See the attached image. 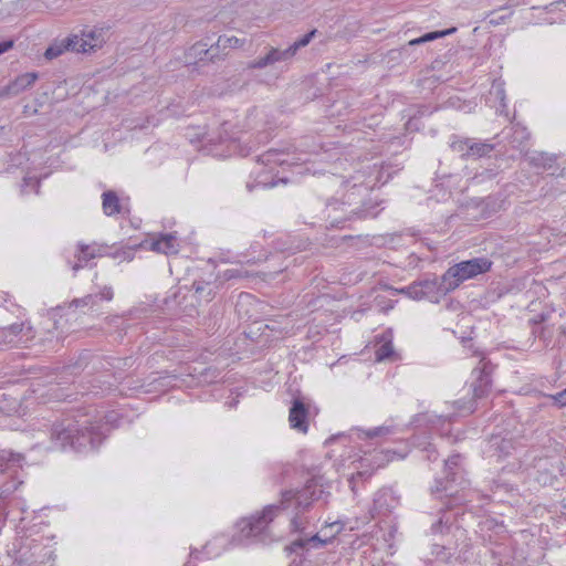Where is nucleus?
<instances>
[{"label": "nucleus", "instance_id": "nucleus-1", "mask_svg": "<svg viewBox=\"0 0 566 566\" xmlns=\"http://www.w3.org/2000/svg\"><path fill=\"white\" fill-rule=\"evenodd\" d=\"M361 192L368 193V188L353 186L340 199H315L307 206V212L313 224L318 222L325 228H344L345 222L376 218L379 213L378 203L364 200Z\"/></svg>", "mask_w": 566, "mask_h": 566}, {"label": "nucleus", "instance_id": "nucleus-2", "mask_svg": "<svg viewBox=\"0 0 566 566\" xmlns=\"http://www.w3.org/2000/svg\"><path fill=\"white\" fill-rule=\"evenodd\" d=\"M105 433L99 422L74 420L53 424L51 441L61 450L76 453L95 451L104 441Z\"/></svg>", "mask_w": 566, "mask_h": 566}, {"label": "nucleus", "instance_id": "nucleus-3", "mask_svg": "<svg viewBox=\"0 0 566 566\" xmlns=\"http://www.w3.org/2000/svg\"><path fill=\"white\" fill-rule=\"evenodd\" d=\"M460 454H453L444 461L443 479H436L434 486L431 488V493L442 497L448 496L454 505H465L472 502V491H465L468 482L462 478L460 472Z\"/></svg>", "mask_w": 566, "mask_h": 566}, {"label": "nucleus", "instance_id": "nucleus-4", "mask_svg": "<svg viewBox=\"0 0 566 566\" xmlns=\"http://www.w3.org/2000/svg\"><path fill=\"white\" fill-rule=\"evenodd\" d=\"M280 506L269 504L261 512L242 517L235 524L237 534L234 541L265 543L270 539V524L281 515Z\"/></svg>", "mask_w": 566, "mask_h": 566}, {"label": "nucleus", "instance_id": "nucleus-5", "mask_svg": "<svg viewBox=\"0 0 566 566\" xmlns=\"http://www.w3.org/2000/svg\"><path fill=\"white\" fill-rule=\"evenodd\" d=\"M329 496V492H325L322 476H313L306 484L300 490H284L281 492V499L277 506H280L281 513L289 510L292 505L296 510L305 512L308 511L314 501L324 499L325 501Z\"/></svg>", "mask_w": 566, "mask_h": 566}, {"label": "nucleus", "instance_id": "nucleus-6", "mask_svg": "<svg viewBox=\"0 0 566 566\" xmlns=\"http://www.w3.org/2000/svg\"><path fill=\"white\" fill-rule=\"evenodd\" d=\"M449 280H444V273L438 277L424 279L416 281L408 286L400 290H395L405 294L413 300H428L432 303H439L442 297L452 292L453 289L449 287Z\"/></svg>", "mask_w": 566, "mask_h": 566}, {"label": "nucleus", "instance_id": "nucleus-7", "mask_svg": "<svg viewBox=\"0 0 566 566\" xmlns=\"http://www.w3.org/2000/svg\"><path fill=\"white\" fill-rule=\"evenodd\" d=\"M492 265L493 262L486 256L461 261L450 266L444 272V280H449V287H452L454 291L464 281L474 279L480 274L488 273L492 269Z\"/></svg>", "mask_w": 566, "mask_h": 566}, {"label": "nucleus", "instance_id": "nucleus-8", "mask_svg": "<svg viewBox=\"0 0 566 566\" xmlns=\"http://www.w3.org/2000/svg\"><path fill=\"white\" fill-rule=\"evenodd\" d=\"M34 337V332L31 325L21 323H13L7 327L0 328V352L13 347L27 346L28 342Z\"/></svg>", "mask_w": 566, "mask_h": 566}, {"label": "nucleus", "instance_id": "nucleus-9", "mask_svg": "<svg viewBox=\"0 0 566 566\" xmlns=\"http://www.w3.org/2000/svg\"><path fill=\"white\" fill-rule=\"evenodd\" d=\"M54 553L38 541H32L28 549L17 552L15 562L20 566H53Z\"/></svg>", "mask_w": 566, "mask_h": 566}, {"label": "nucleus", "instance_id": "nucleus-10", "mask_svg": "<svg viewBox=\"0 0 566 566\" xmlns=\"http://www.w3.org/2000/svg\"><path fill=\"white\" fill-rule=\"evenodd\" d=\"M494 369L495 365L485 357H482L479 365L473 368L472 376L474 379L471 384V389L474 398H483L490 392Z\"/></svg>", "mask_w": 566, "mask_h": 566}, {"label": "nucleus", "instance_id": "nucleus-11", "mask_svg": "<svg viewBox=\"0 0 566 566\" xmlns=\"http://www.w3.org/2000/svg\"><path fill=\"white\" fill-rule=\"evenodd\" d=\"M399 496L389 488L380 489L376 492L370 509L373 518L389 516L399 505Z\"/></svg>", "mask_w": 566, "mask_h": 566}, {"label": "nucleus", "instance_id": "nucleus-12", "mask_svg": "<svg viewBox=\"0 0 566 566\" xmlns=\"http://www.w3.org/2000/svg\"><path fill=\"white\" fill-rule=\"evenodd\" d=\"M106 253V247L92 243V244H85V243H78L76 247L75 252V259L76 261L73 263L69 261V265L74 272H77L78 270L85 268L88 262L95 258H101L105 255Z\"/></svg>", "mask_w": 566, "mask_h": 566}, {"label": "nucleus", "instance_id": "nucleus-13", "mask_svg": "<svg viewBox=\"0 0 566 566\" xmlns=\"http://www.w3.org/2000/svg\"><path fill=\"white\" fill-rule=\"evenodd\" d=\"M296 54L291 46L285 50L271 46L264 56H260L254 61L250 62L249 69H264L269 65H273L280 62H290Z\"/></svg>", "mask_w": 566, "mask_h": 566}, {"label": "nucleus", "instance_id": "nucleus-14", "mask_svg": "<svg viewBox=\"0 0 566 566\" xmlns=\"http://www.w3.org/2000/svg\"><path fill=\"white\" fill-rule=\"evenodd\" d=\"M308 413L310 407L303 401V399L300 397L294 398L289 412L291 427L300 432L306 433L308 430Z\"/></svg>", "mask_w": 566, "mask_h": 566}, {"label": "nucleus", "instance_id": "nucleus-15", "mask_svg": "<svg viewBox=\"0 0 566 566\" xmlns=\"http://www.w3.org/2000/svg\"><path fill=\"white\" fill-rule=\"evenodd\" d=\"M298 160H301V158L291 154L289 148L287 149L271 148L268 151L263 153L262 155L258 156V161L264 166H272V165L292 166V165H295Z\"/></svg>", "mask_w": 566, "mask_h": 566}, {"label": "nucleus", "instance_id": "nucleus-16", "mask_svg": "<svg viewBox=\"0 0 566 566\" xmlns=\"http://www.w3.org/2000/svg\"><path fill=\"white\" fill-rule=\"evenodd\" d=\"M39 75L35 72H28L17 76L8 85L0 87V97L4 96H17L25 90L30 88Z\"/></svg>", "mask_w": 566, "mask_h": 566}, {"label": "nucleus", "instance_id": "nucleus-17", "mask_svg": "<svg viewBox=\"0 0 566 566\" xmlns=\"http://www.w3.org/2000/svg\"><path fill=\"white\" fill-rule=\"evenodd\" d=\"M528 165L536 169H542L545 171H554L558 169L556 165L557 157L553 154H547L544 151H533L526 155L525 157Z\"/></svg>", "mask_w": 566, "mask_h": 566}, {"label": "nucleus", "instance_id": "nucleus-18", "mask_svg": "<svg viewBox=\"0 0 566 566\" xmlns=\"http://www.w3.org/2000/svg\"><path fill=\"white\" fill-rule=\"evenodd\" d=\"M335 537V535L321 537L319 534H315L308 538H297L293 541L290 545L285 546V551L289 554L297 553L298 551H303L308 545H312L313 547H324L327 544L332 542V539Z\"/></svg>", "mask_w": 566, "mask_h": 566}, {"label": "nucleus", "instance_id": "nucleus-19", "mask_svg": "<svg viewBox=\"0 0 566 566\" xmlns=\"http://www.w3.org/2000/svg\"><path fill=\"white\" fill-rule=\"evenodd\" d=\"M178 239L175 233H160L157 239L151 242V250L168 254L178 253Z\"/></svg>", "mask_w": 566, "mask_h": 566}, {"label": "nucleus", "instance_id": "nucleus-20", "mask_svg": "<svg viewBox=\"0 0 566 566\" xmlns=\"http://www.w3.org/2000/svg\"><path fill=\"white\" fill-rule=\"evenodd\" d=\"M78 41L76 40V34H71L60 41H55L52 43L44 52V56L48 60H53L60 55H62L66 51L73 52L74 45H76Z\"/></svg>", "mask_w": 566, "mask_h": 566}, {"label": "nucleus", "instance_id": "nucleus-21", "mask_svg": "<svg viewBox=\"0 0 566 566\" xmlns=\"http://www.w3.org/2000/svg\"><path fill=\"white\" fill-rule=\"evenodd\" d=\"M102 208L103 212L111 217L122 211V205L117 193L113 190L104 191L102 195Z\"/></svg>", "mask_w": 566, "mask_h": 566}, {"label": "nucleus", "instance_id": "nucleus-22", "mask_svg": "<svg viewBox=\"0 0 566 566\" xmlns=\"http://www.w3.org/2000/svg\"><path fill=\"white\" fill-rule=\"evenodd\" d=\"M531 137L527 128L520 123L513 124L511 127V134L509 136V143L513 148H521L528 142Z\"/></svg>", "mask_w": 566, "mask_h": 566}, {"label": "nucleus", "instance_id": "nucleus-23", "mask_svg": "<svg viewBox=\"0 0 566 566\" xmlns=\"http://www.w3.org/2000/svg\"><path fill=\"white\" fill-rule=\"evenodd\" d=\"M191 290L195 292V295L199 301H203L206 303L210 302L216 294L213 283L207 281H193Z\"/></svg>", "mask_w": 566, "mask_h": 566}, {"label": "nucleus", "instance_id": "nucleus-24", "mask_svg": "<svg viewBox=\"0 0 566 566\" xmlns=\"http://www.w3.org/2000/svg\"><path fill=\"white\" fill-rule=\"evenodd\" d=\"M24 455L10 450H0V470L21 467Z\"/></svg>", "mask_w": 566, "mask_h": 566}, {"label": "nucleus", "instance_id": "nucleus-25", "mask_svg": "<svg viewBox=\"0 0 566 566\" xmlns=\"http://www.w3.org/2000/svg\"><path fill=\"white\" fill-rule=\"evenodd\" d=\"M494 150V145L471 138L469 145L470 159H479L489 156Z\"/></svg>", "mask_w": 566, "mask_h": 566}, {"label": "nucleus", "instance_id": "nucleus-26", "mask_svg": "<svg viewBox=\"0 0 566 566\" xmlns=\"http://www.w3.org/2000/svg\"><path fill=\"white\" fill-rule=\"evenodd\" d=\"M471 143V138L469 137H460L458 135H452L450 142V148L453 153L458 154L462 159H470L469 145Z\"/></svg>", "mask_w": 566, "mask_h": 566}, {"label": "nucleus", "instance_id": "nucleus-27", "mask_svg": "<svg viewBox=\"0 0 566 566\" xmlns=\"http://www.w3.org/2000/svg\"><path fill=\"white\" fill-rule=\"evenodd\" d=\"M455 31H457V28H450V29H447V30H443V31L428 32V33L423 34L420 38L410 40L407 45L408 46L419 45V44H422V43H426V42H429V41H433V40L443 38V36L448 35V34H452Z\"/></svg>", "mask_w": 566, "mask_h": 566}, {"label": "nucleus", "instance_id": "nucleus-28", "mask_svg": "<svg viewBox=\"0 0 566 566\" xmlns=\"http://www.w3.org/2000/svg\"><path fill=\"white\" fill-rule=\"evenodd\" d=\"M87 33L83 32L81 36L76 35V40L78 43L74 45L73 52L77 53H88L95 51L97 48H101V42H91V40L86 36Z\"/></svg>", "mask_w": 566, "mask_h": 566}, {"label": "nucleus", "instance_id": "nucleus-29", "mask_svg": "<svg viewBox=\"0 0 566 566\" xmlns=\"http://www.w3.org/2000/svg\"><path fill=\"white\" fill-rule=\"evenodd\" d=\"M207 46V41H198L189 49L188 55L197 59L198 62H208Z\"/></svg>", "mask_w": 566, "mask_h": 566}, {"label": "nucleus", "instance_id": "nucleus-30", "mask_svg": "<svg viewBox=\"0 0 566 566\" xmlns=\"http://www.w3.org/2000/svg\"><path fill=\"white\" fill-rule=\"evenodd\" d=\"M373 471H357L356 473H353L350 478L348 479V484L354 494H357V489L359 483H364L368 481L373 476Z\"/></svg>", "mask_w": 566, "mask_h": 566}, {"label": "nucleus", "instance_id": "nucleus-31", "mask_svg": "<svg viewBox=\"0 0 566 566\" xmlns=\"http://www.w3.org/2000/svg\"><path fill=\"white\" fill-rule=\"evenodd\" d=\"M476 399L474 396L469 400H457L454 402L455 409L458 410L460 416H468L474 412L476 409Z\"/></svg>", "mask_w": 566, "mask_h": 566}, {"label": "nucleus", "instance_id": "nucleus-32", "mask_svg": "<svg viewBox=\"0 0 566 566\" xmlns=\"http://www.w3.org/2000/svg\"><path fill=\"white\" fill-rule=\"evenodd\" d=\"M207 52H208V62H211V63L223 60L224 56L228 54L227 52L222 51L221 45H219V40H217L216 43H212L210 45L208 44Z\"/></svg>", "mask_w": 566, "mask_h": 566}, {"label": "nucleus", "instance_id": "nucleus-33", "mask_svg": "<svg viewBox=\"0 0 566 566\" xmlns=\"http://www.w3.org/2000/svg\"><path fill=\"white\" fill-rule=\"evenodd\" d=\"M492 446L500 452V454H509L511 450L513 451L515 448L513 439H499L494 438L492 440Z\"/></svg>", "mask_w": 566, "mask_h": 566}, {"label": "nucleus", "instance_id": "nucleus-34", "mask_svg": "<svg viewBox=\"0 0 566 566\" xmlns=\"http://www.w3.org/2000/svg\"><path fill=\"white\" fill-rule=\"evenodd\" d=\"M218 40L219 45H221L222 51L224 52L227 49L240 48L244 44V40H240L237 36L220 35Z\"/></svg>", "mask_w": 566, "mask_h": 566}, {"label": "nucleus", "instance_id": "nucleus-35", "mask_svg": "<svg viewBox=\"0 0 566 566\" xmlns=\"http://www.w3.org/2000/svg\"><path fill=\"white\" fill-rule=\"evenodd\" d=\"M316 32H317V30L313 29L310 32H307L306 34H304L302 38L296 40L293 44H291L290 46L292 48L294 53L296 54L300 49L306 46L312 41V39L315 36Z\"/></svg>", "mask_w": 566, "mask_h": 566}, {"label": "nucleus", "instance_id": "nucleus-36", "mask_svg": "<svg viewBox=\"0 0 566 566\" xmlns=\"http://www.w3.org/2000/svg\"><path fill=\"white\" fill-rule=\"evenodd\" d=\"M279 473L273 475V481L276 484H281L285 481L286 476L290 475L293 471V467L289 463L280 464L277 467Z\"/></svg>", "mask_w": 566, "mask_h": 566}, {"label": "nucleus", "instance_id": "nucleus-37", "mask_svg": "<svg viewBox=\"0 0 566 566\" xmlns=\"http://www.w3.org/2000/svg\"><path fill=\"white\" fill-rule=\"evenodd\" d=\"M394 355V347L391 342H387L378 347L376 350V357L378 360H385Z\"/></svg>", "mask_w": 566, "mask_h": 566}, {"label": "nucleus", "instance_id": "nucleus-38", "mask_svg": "<svg viewBox=\"0 0 566 566\" xmlns=\"http://www.w3.org/2000/svg\"><path fill=\"white\" fill-rule=\"evenodd\" d=\"M97 295L88 294L82 298H75L72 301L71 305L75 307L80 306H94L96 304Z\"/></svg>", "mask_w": 566, "mask_h": 566}, {"label": "nucleus", "instance_id": "nucleus-39", "mask_svg": "<svg viewBox=\"0 0 566 566\" xmlns=\"http://www.w3.org/2000/svg\"><path fill=\"white\" fill-rule=\"evenodd\" d=\"M535 325V327L533 328V334L536 336V337H539L541 339H543L544 342H549L551 340V336H547L546 334V328L545 327H537L538 324H541L542 322H544V315H541L539 316V319L536 321H532Z\"/></svg>", "mask_w": 566, "mask_h": 566}, {"label": "nucleus", "instance_id": "nucleus-40", "mask_svg": "<svg viewBox=\"0 0 566 566\" xmlns=\"http://www.w3.org/2000/svg\"><path fill=\"white\" fill-rule=\"evenodd\" d=\"M545 397L549 398L558 408L566 406V388L555 395H545Z\"/></svg>", "mask_w": 566, "mask_h": 566}, {"label": "nucleus", "instance_id": "nucleus-41", "mask_svg": "<svg viewBox=\"0 0 566 566\" xmlns=\"http://www.w3.org/2000/svg\"><path fill=\"white\" fill-rule=\"evenodd\" d=\"M218 541V538H214L213 541L211 542H208L203 548H202V553H205L208 557L211 556V555H218L219 552H213L211 549V546ZM201 554L200 551L198 549H191V553L190 555L193 556L195 558H198V555Z\"/></svg>", "mask_w": 566, "mask_h": 566}, {"label": "nucleus", "instance_id": "nucleus-42", "mask_svg": "<svg viewBox=\"0 0 566 566\" xmlns=\"http://www.w3.org/2000/svg\"><path fill=\"white\" fill-rule=\"evenodd\" d=\"M96 295H97V298L99 297L101 300L111 301L114 296L113 289L109 286H104L101 290V292Z\"/></svg>", "mask_w": 566, "mask_h": 566}, {"label": "nucleus", "instance_id": "nucleus-43", "mask_svg": "<svg viewBox=\"0 0 566 566\" xmlns=\"http://www.w3.org/2000/svg\"><path fill=\"white\" fill-rule=\"evenodd\" d=\"M258 184L262 185L263 187H274V186H276L277 181L273 178L270 181H268V179L263 178V175L260 174L258 176Z\"/></svg>", "mask_w": 566, "mask_h": 566}, {"label": "nucleus", "instance_id": "nucleus-44", "mask_svg": "<svg viewBox=\"0 0 566 566\" xmlns=\"http://www.w3.org/2000/svg\"><path fill=\"white\" fill-rule=\"evenodd\" d=\"M243 276H244L243 271L239 270V269H230V270H227V272H226L227 279L243 277Z\"/></svg>", "mask_w": 566, "mask_h": 566}, {"label": "nucleus", "instance_id": "nucleus-45", "mask_svg": "<svg viewBox=\"0 0 566 566\" xmlns=\"http://www.w3.org/2000/svg\"><path fill=\"white\" fill-rule=\"evenodd\" d=\"M388 431H389V430H388L387 428L378 427V428H374V429L369 430V431L367 432V436H368L369 438H374V437H378V436H380V434H382V433H387Z\"/></svg>", "mask_w": 566, "mask_h": 566}, {"label": "nucleus", "instance_id": "nucleus-46", "mask_svg": "<svg viewBox=\"0 0 566 566\" xmlns=\"http://www.w3.org/2000/svg\"><path fill=\"white\" fill-rule=\"evenodd\" d=\"M14 42L12 40H7L0 42V55L8 52L10 49L13 48Z\"/></svg>", "mask_w": 566, "mask_h": 566}, {"label": "nucleus", "instance_id": "nucleus-47", "mask_svg": "<svg viewBox=\"0 0 566 566\" xmlns=\"http://www.w3.org/2000/svg\"><path fill=\"white\" fill-rule=\"evenodd\" d=\"M302 524L297 517V515H295L292 520H291V530L293 532H301L302 531Z\"/></svg>", "mask_w": 566, "mask_h": 566}, {"label": "nucleus", "instance_id": "nucleus-48", "mask_svg": "<svg viewBox=\"0 0 566 566\" xmlns=\"http://www.w3.org/2000/svg\"><path fill=\"white\" fill-rule=\"evenodd\" d=\"M443 525H444V522L441 517L436 523L432 524V526H431L432 533H442Z\"/></svg>", "mask_w": 566, "mask_h": 566}, {"label": "nucleus", "instance_id": "nucleus-49", "mask_svg": "<svg viewBox=\"0 0 566 566\" xmlns=\"http://www.w3.org/2000/svg\"><path fill=\"white\" fill-rule=\"evenodd\" d=\"M552 176H556L558 178H565L566 179V168L557 169L551 172Z\"/></svg>", "mask_w": 566, "mask_h": 566}, {"label": "nucleus", "instance_id": "nucleus-50", "mask_svg": "<svg viewBox=\"0 0 566 566\" xmlns=\"http://www.w3.org/2000/svg\"><path fill=\"white\" fill-rule=\"evenodd\" d=\"M86 36L91 40V42H101L102 43V40H101V35H96L95 32L93 31H90Z\"/></svg>", "mask_w": 566, "mask_h": 566}, {"label": "nucleus", "instance_id": "nucleus-51", "mask_svg": "<svg viewBox=\"0 0 566 566\" xmlns=\"http://www.w3.org/2000/svg\"><path fill=\"white\" fill-rule=\"evenodd\" d=\"M422 417H426V415H422V413L417 415V416L413 418L412 423L419 422V421H420V419H421Z\"/></svg>", "mask_w": 566, "mask_h": 566}, {"label": "nucleus", "instance_id": "nucleus-52", "mask_svg": "<svg viewBox=\"0 0 566 566\" xmlns=\"http://www.w3.org/2000/svg\"><path fill=\"white\" fill-rule=\"evenodd\" d=\"M302 560L293 559L292 563L289 566H301Z\"/></svg>", "mask_w": 566, "mask_h": 566}, {"label": "nucleus", "instance_id": "nucleus-53", "mask_svg": "<svg viewBox=\"0 0 566 566\" xmlns=\"http://www.w3.org/2000/svg\"><path fill=\"white\" fill-rule=\"evenodd\" d=\"M240 298H241V300H244V298H251V295H250V294H241V295H240Z\"/></svg>", "mask_w": 566, "mask_h": 566}, {"label": "nucleus", "instance_id": "nucleus-54", "mask_svg": "<svg viewBox=\"0 0 566 566\" xmlns=\"http://www.w3.org/2000/svg\"><path fill=\"white\" fill-rule=\"evenodd\" d=\"M338 524H339L338 522H335V523L331 524L329 526H332V527L335 526V525L338 526Z\"/></svg>", "mask_w": 566, "mask_h": 566}, {"label": "nucleus", "instance_id": "nucleus-55", "mask_svg": "<svg viewBox=\"0 0 566 566\" xmlns=\"http://www.w3.org/2000/svg\"><path fill=\"white\" fill-rule=\"evenodd\" d=\"M340 530H342V526H338L336 533H339Z\"/></svg>", "mask_w": 566, "mask_h": 566}, {"label": "nucleus", "instance_id": "nucleus-56", "mask_svg": "<svg viewBox=\"0 0 566 566\" xmlns=\"http://www.w3.org/2000/svg\"><path fill=\"white\" fill-rule=\"evenodd\" d=\"M563 509L566 511V503L563 504Z\"/></svg>", "mask_w": 566, "mask_h": 566}]
</instances>
